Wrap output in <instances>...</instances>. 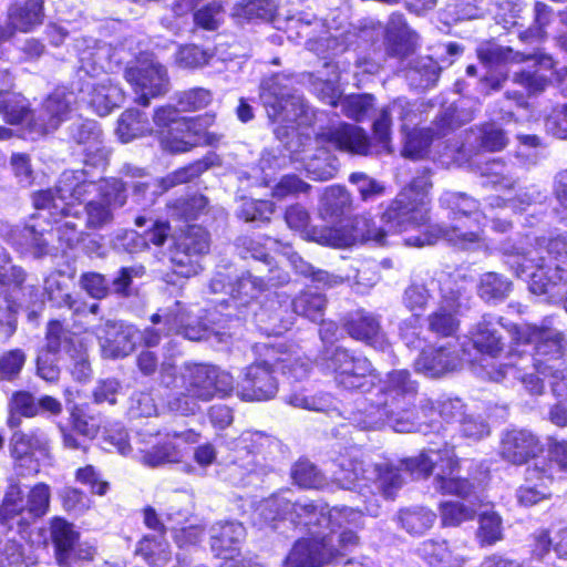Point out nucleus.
<instances>
[{"instance_id":"a18cd8bd","label":"nucleus","mask_w":567,"mask_h":567,"mask_svg":"<svg viewBox=\"0 0 567 567\" xmlns=\"http://www.w3.org/2000/svg\"><path fill=\"white\" fill-rule=\"evenodd\" d=\"M13 241L37 258L48 252V239L44 238V229L38 230V225H27L22 229L16 230Z\"/></svg>"},{"instance_id":"774afa93","label":"nucleus","mask_w":567,"mask_h":567,"mask_svg":"<svg viewBox=\"0 0 567 567\" xmlns=\"http://www.w3.org/2000/svg\"><path fill=\"white\" fill-rule=\"evenodd\" d=\"M441 518L444 526H457L474 517V509L458 502L441 504Z\"/></svg>"},{"instance_id":"7c9ffc66","label":"nucleus","mask_w":567,"mask_h":567,"mask_svg":"<svg viewBox=\"0 0 567 567\" xmlns=\"http://www.w3.org/2000/svg\"><path fill=\"white\" fill-rule=\"evenodd\" d=\"M567 473V440L549 439L547 457L530 467L532 477L544 475L547 481L561 478Z\"/></svg>"},{"instance_id":"4c0bfd02","label":"nucleus","mask_w":567,"mask_h":567,"mask_svg":"<svg viewBox=\"0 0 567 567\" xmlns=\"http://www.w3.org/2000/svg\"><path fill=\"white\" fill-rule=\"evenodd\" d=\"M163 318L167 334H183L192 341H199L206 338L207 331L203 326H190L188 323L189 315L184 311L181 302H176L174 308L165 312Z\"/></svg>"},{"instance_id":"39448f33","label":"nucleus","mask_w":567,"mask_h":567,"mask_svg":"<svg viewBox=\"0 0 567 567\" xmlns=\"http://www.w3.org/2000/svg\"><path fill=\"white\" fill-rule=\"evenodd\" d=\"M476 51L480 61L489 68L533 61L530 69H523L513 74V82L524 87L528 94L539 93L548 84L546 73L554 68V61L549 55L525 54L492 41L482 43Z\"/></svg>"},{"instance_id":"79ce46f5","label":"nucleus","mask_w":567,"mask_h":567,"mask_svg":"<svg viewBox=\"0 0 567 567\" xmlns=\"http://www.w3.org/2000/svg\"><path fill=\"white\" fill-rule=\"evenodd\" d=\"M554 481L545 480L544 475L532 477L530 467L526 471V483L517 491V499L524 506H534L551 496L549 489Z\"/></svg>"},{"instance_id":"c03bdc74","label":"nucleus","mask_w":567,"mask_h":567,"mask_svg":"<svg viewBox=\"0 0 567 567\" xmlns=\"http://www.w3.org/2000/svg\"><path fill=\"white\" fill-rule=\"evenodd\" d=\"M0 113L10 124H18L27 120L29 123L32 117L25 99L9 91L0 92Z\"/></svg>"},{"instance_id":"20e7f679","label":"nucleus","mask_w":567,"mask_h":567,"mask_svg":"<svg viewBox=\"0 0 567 567\" xmlns=\"http://www.w3.org/2000/svg\"><path fill=\"white\" fill-rule=\"evenodd\" d=\"M416 394V382L406 370H394L386 375L380 388V398L365 409V429H378L390 424L395 432H412L416 427L409 419L400 416Z\"/></svg>"},{"instance_id":"e433bc0d","label":"nucleus","mask_w":567,"mask_h":567,"mask_svg":"<svg viewBox=\"0 0 567 567\" xmlns=\"http://www.w3.org/2000/svg\"><path fill=\"white\" fill-rule=\"evenodd\" d=\"M268 350L274 355V363L289 378L302 380L308 375L311 367L308 358L297 351H290L284 346L271 347Z\"/></svg>"},{"instance_id":"4468645a","label":"nucleus","mask_w":567,"mask_h":567,"mask_svg":"<svg viewBox=\"0 0 567 567\" xmlns=\"http://www.w3.org/2000/svg\"><path fill=\"white\" fill-rule=\"evenodd\" d=\"M215 116L204 114L194 117H181L161 136V146L169 153H185L200 143L212 144L213 136L206 130L214 123Z\"/></svg>"},{"instance_id":"1a4fd4ad","label":"nucleus","mask_w":567,"mask_h":567,"mask_svg":"<svg viewBox=\"0 0 567 567\" xmlns=\"http://www.w3.org/2000/svg\"><path fill=\"white\" fill-rule=\"evenodd\" d=\"M260 99L268 117L289 127L292 124L302 125L309 120V109L303 99L291 86V80L277 74L262 82Z\"/></svg>"},{"instance_id":"7ed1b4c3","label":"nucleus","mask_w":567,"mask_h":567,"mask_svg":"<svg viewBox=\"0 0 567 567\" xmlns=\"http://www.w3.org/2000/svg\"><path fill=\"white\" fill-rule=\"evenodd\" d=\"M179 379L183 391L169 399L167 406L181 415H194L200 402L229 396L235 389L233 375L213 364L185 362Z\"/></svg>"},{"instance_id":"864d4df0","label":"nucleus","mask_w":567,"mask_h":567,"mask_svg":"<svg viewBox=\"0 0 567 567\" xmlns=\"http://www.w3.org/2000/svg\"><path fill=\"white\" fill-rule=\"evenodd\" d=\"M51 492L49 485L39 483L28 493L24 503V512L31 518H39L47 514L50 506Z\"/></svg>"},{"instance_id":"6e6552de","label":"nucleus","mask_w":567,"mask_h":567,"mask_svg":"<svg viewBox=\"0 0 567 567\" xmlns=\"http://www.w3.org/2000/svg\"><path fill=\"white\" fill-rule=\"evenodd\" d=\"M333 481L342 488H370L373 484L381 495L392 498L402 486L398 470L388 463L371 464L358 460H343L332 472Z\"/></svg>"},{"instance_id":"412c9836","label":"nucleus","mask_w":567,"mask_h":567,"mask_svg":"<svg viewBox=\"0 0 567 567\" xmlns=\"http://www.w3.org/2000/svg\"><path fill=\"white\" fill-rule=\"evenodd\" d=\"M209 249L208 234L200 226L193 225L182 233L176 239L172 250V260L178 266H190L186 271L179 270L183 276L196 274V268L192 265V258L206 254Z\"/></svg>"},{"instance_id":"09e8293b","label":"nucleus","mask_w":567,"mask_h":567,"mask_svg":"<svg viewBox=\"0 0 567 567\" xmlns=\"http://www.w3.org/2000/svg\"><path fill=\"white\" fill-rule=\"evenodd\" d=\"M137 551L152 567H165L171 560L169 546L165 540L144 537L140 542Z\"/></svg>"},{"instance_id":"69168bd1","label":"nucleus","mask_w":567,"mask_h":567,"mask_svg":"<svg viewBox=\"0 0 567 567\" xmlns=\"http://www.w3.org/2000/svg\"><path fill=\"white\" fill-rule=\"evenodd\" d=\"M292 478L299 486L307 488H319L324 484L321 473L308 461L296 463L292 468Z\"/></svg>"},{"instance_id":"58836bf2","label":"nucleus","mask_w":567,"mask_h":567,"mask_svg":"<svg viewBox=\"0 0 567 567\" xmlns=\"http://www.w3.org/2000/svg\"><path fill=\"white\" fill-rule=\"evenodd\" d=\"M370 373L371 363L368 359L349 354L336 380L346 389H360Z\"/></svg>"},{"instance_id":"f257e3e1","label":"nucleus","mask_w":567,"mask_h":567,"mask_svg":"<svg viewBox=\"0 0 567 567\" xmlns=\"http://www.w3.org/2000/svg\"><path fill=\"white\" fill-rule=\"evenodd\" d=\"M101 192L99 200H91L86 205V224L90 228H101L113 219V210L126 203L125 186L116 179L104 181L97 187L93 182L83 179L82 172H63L58 185L53 189H45L33 196V203L39 212L38 218L50 217L54 224H60L56 233L63 234L69 246L78 241V224L73 220L79 213L74 203L81 202L85 194L94 190Z\"/></svg>"},{"instance_id":"f8f14e48","label":"nucleus","mask_w":567,"mask_h":567,"mask_svg":"<svg viewBox=\"0 0 567 567\" xmlns=\"http://www.w3.org/2000/svg\"><path fill=\"white\" fill-rule=\"evenodd\" d=\"M441 202L452 209L456 223L451 228L442 230V236L462 249L478 246L482 238L480 233L473 229L472 224L474 223L478 229L482 220L488 217L485 212H478L476 200L462 193L446 192Z\"/></svg>"},{"instance_id":"cd10ccee","label":"nucleus","mask_w":567,"mask_h":567,"mask_svg":"<svg viewBox=\"0 0 567 567\" xmlns=\"http://www.w3.org/2000/svg\"><path fill=\"white\" fill-rule=\"evenodd\" d=\"M320 138L336 148L358 155L368 154L370 148L364 131L351 124L341 123L328 127L320 134Z\"/></svg>"},{"instance_id":"4be33fe9","label":"nucleus","mask_w":567,"mask_h":567,"mask_svg":"<svg viewBox=\"0 0 567 567\" xmlns=\"http://www.w3.org/2000/svg\"><path fill=\"white\" fill-rule=\"evenodd\" d=\"M12 457L20 466H25L32 472H38V462L33 458L35 452L47 455L49 439L44 431L34 429L29 432H16L10 442Z\"/></svg>"},{"instance_id":"4d7b16f0","label":"nucleus","mask_w":567,"mask_h":567,"mask_svg":"<svg viewBox=\"0 0 567 567\" xmlns=\"http://www.w3.org/2000/svg\"><path fill=\"white\" fill-rule=\"evenodd\" d=\"M18 483L11 481L4 492V497L0 506V520L3 523L24 513V502Z\"/></svg>"},{"instance_id":"ea45409f","label":"nucleus","mask_w":567,"mask_h":567,"mask_svg":"<svg viewBox=\"0 0 567 567\" xmlns=\"http://www.w3.org/2000/svg\"><path fill=\"white\" fill-rule=\"evenodd\" d=\"M533 537V555L536 557L543 558L553 549L558 558L567 559V527L558 529L554 536L547 529H539Z\"/></svg>"},{"instance_id":"473e14b6","label":"nucleus","mask_w":567,"mask_h":567,"mask_svg":"<svg viewBox=\"0 0 567 567\" xmlns=\"http://www.w3.org/2000/svg\"><path fill=\"white\" fill-rule=\"evenodd\" d=\"M278 280L279 282H284L287 280V277H276L270 275L266 278L252 276L250 272L243 275L238 278L230 287V297L234 301L235 306H246L252 299L257 298L259 292H261L267 284L274 282Z\"/></svg>"},{"instance_id":"603ef678","label":"nucleus","mask_w":567,"mask_h":567,"mask_svg":"<svg viewBox=\"0 0 567 567\" xmlns=\"http://www.w3.org/2000/svg\"><path fill=\"white\" fill-rule=\"evenodd\" d=\"M182 458L181 449L169 441L145 452L142 455V463L151 467H157L167 463H178Z\"/></svg>"},{"instance_id":"052dcab7","label":"nucleus","mask_w":567,"mask_h":567,"mask_svg":"<svg viewBox=\"0 0 567 567\" xmlns=\"http://www.w3.org/2000/svg\"><path fill=\"white\" fill-rule=\"evenodd\" d=\"M113 249L120 252L135 254L146 249V239L136 230H117L111 239Z\"/></svg>"},{"instance_id":"2eb2a0df","label":"nucleus","mask_w":567,"mask_h":567,"mask_svg":"<svg viewBox=\"0 0 567 567\" xmlns=\"http://www.w3.org/2000/svg\"><path fill=\"white\" fill-rule=\"evenodd\" d=\"M441 301L429 317L430 330L437 336L452 337L460 327L458 311L466 298L465 288L450 276L440 281Z\"/></svg>"},{"instance_id":"ddd939ff","label":"nucleus","mask_w":567,"mask_h":567,"mask_svg":"<svg viewBox=\"0 0 567 567\" xmlns=\"http://www.w3.org/2000/svg\"><path fill=\"white\" fill-rule=\"evenodd\" d=\"M124 76L136 94V102L143 106H148L151 99L166 94L169 89L166 69L150 56L140 58L126 68Z\"/></svg>"},{"instance_id":"13d9d810","label":"nucleus","mask_w":567,"mask_h":567,"mask_svg":"<svg viewBox=\"0 0 567 567\" xmlns=\"http://www.w3.org/2000/svg\"><path fill=\"white\" fill-rule=\"evenodd\" d=\"M432 135L429 130L416 128L406 135L402 155L411 159L422 158L429 150Z\"/></svg>"},{"instance_id":"e2e57ef3","label":"nucleus","mask_w":567,"mask_h":567,"mask_svg":"<svg viewBox=\"0 0 567 567\" xmlns=\"http://www.w3.org/2000/svg\"><path fill=\"white\" fill-rule=\"evenodd\" d=\"M343 114L355 121L364 118L373 106V97L368 94L350 95L342 97L339 102Z\"/></svg>"},{"instance_id":"680f3d73","label":"nucleus","mask_w":567,"mask_h":567,"mask_svg":"<svg viewBox=\"0 0 567 567\" xmlns=\"http://www.w3.org/2000/svg\"><path fill=\"white\" fill-rule=\"evenodd\" d=\"M223 11V2L220 0H213L194 12V23L204 30L214 31L220 24Z\"/></svg>"},{"instance_id":"c9c22d12","label":"nucleus","mask_w":567,"mask_h":567,"mask_svg":"<svg viewBox=\"0 0 567 567\" xmlns=\"http://www.w3.org/2000/svg\"><path fill=\"white\" fill-rule=\"evenodd\" d=\"M491 317H483L472 332L474 347L482 353L496 357L504 348L503 339Z\"/></svg>"},{"instance_id":"bb28decb","label":"nucleus","mask_w":567,"mask_h":567,"mask_svg":"<svg viewBox=\"0 0 567 567\" xmlns=\"http://www.w3.org/2000/svg\"><path fill=\"white\" fill-rule=\"evenodd\" d=\"M43 18V1L28 0L23 4H14L8 11V25H0V42L9 40L16 31L28 32L41 24Z\"/></svg>"},{"instance_id":"423d86ee","label":"nucleus","mask_w":567,"mask_h":567,"mask_svg":"<svg viewBox=\"0 0 567 567\" xmlns=\"http://www.w3.org/2000/svg\"><path fill=\"white\" fill-rule=\"evenodd\" d=\"M511 267L518 277L532 280L533 292H547V285L561 279L559 272L567 268V234L548 240L535 250V256L520 257Z\"/></svg>"},{"instance_id":"49530a36","label":"nucleus","mask_w":567,"mask_h":567,"mask_svg":"<svg viewBox=\"0 0 567 567\" xmlns=\"http://www.w3.org/2000/svg\"><path fill=\"white\" fill-rule=\"evenodd\" d=\"M436 515L425 508L403 509L399 514L401 526L410 534H423L430 529Z\"/></svg>"},{"instance_id":"de8ad7c7","label":"nucleus","mask_w":567,"mask_h":567,"mask_svg":"<svg viewBox=\"0 0 567 567\" xmlns=\"http://www.w3.org/2000/svg\"><path fill=\"white\" fill-rule=\"evenodd\" d=\"M512 290V282L497 272H486L481 277L478 295L486 301L503 300Z\"/></svg>"},{"instance_id":"2f4dec72","label":"nucleus","mask_w":567,"mask_h":567,"mask_svg":"<svg viewBox=\"0 0 567 567\" xmlns=\"http://www.w3.org/2000/svg\"><path fill=\"white\" fill-rule=\"evenodd\" d=\"M86 91L89 105L100 116L110 114L125 99L123 90L109 78L86 84Z\"/></svg>"},{"instance_id":"37998d69","label":"nucleus","mask_w":567,"mask_h":567,"mask_svg":"<svg viewBox=\"0 0 567 567\" xmlns=\"http://www.w3.org/2000/svg\"><path fill=\"white\" fill-rule=\"evenodd\" d=\"M551 9L542 2H536L534 7V23L519 33V40L527 44L540 43L547 35L546 28L553 20Z\"/></svg>"},{"instance_id":"c756f323","label":"nucleus","mask_w":567,"mask_h":567,"mask_svg":"<svg viewBox=\"0 0 567 567\" xmlns=\"http://www.w3.org/2000/svg\"><path fill=\"white\" fill-rule=\"evenodd\" d=\"M348 333L367 344L384 350L388 347V339L381 328L380 320L373 313L358 311L347 322Z\"/></svg>"},{"instance_id":"5701e85b","label":"nucleus","mask_w":567,"mask_h":567,"mask_svg":"<svg viewBox=\"0 0 567 567\" xmlns=\"http://www.w3.org/2000/svg\"><path fill=\"white\" fill-rule=\"evenodd\" d=\"M369 223L363 217L336 227L312 228L309 236L312 240L331 247L346 248L358 244V239L370 235L363 233Z\"/></svg>"},{"instance_id":"338daca9","label":"nucleus","mask_w":567,"mask_h":567,"mask_svg":"<svg viewBox=\"0 0 567 567\" xmlns=\"http://www.w3.org/2000/svg\"><path fill=\"white\" fill-rule=\"evenodd\" d=\"M350 204V194L341 186L327 188L322 196V205L326 212L331 216L342 214Z\"/></svg>"},{"instance_id":"a878e982","label":"nucleus","mask_w":567,"mask_h":567,"mask_svg":"<svg viewBox=\"0 0 567 567\" xmlns=\"http://www.w3.org/2000/svg\"><path fill=\"white\" fill-rule=\"evenodd\" d=\"M266 245L269 249L281 254L290 262L292 268L305 277H310L318 288H333L343 282L341 276L329 274L324 270H315L313 266L302 259L288 244L268 238Z\"/></svg>"},{"instance_id":"3c124183","label":"nucleus","mask_w":567,"mask_h":567,"mask_svg":"<svg viewBox=\"0 0 567 567\" xmlns=\"http://www.w3.org/2000/svg\"><path fill=\"white\" fill-rule=\"evenodd\" d=\"M292 307L296 313L318 321L323 316L326 298L320 293L305 292L292 301Z\"/></svg>"},{"instance_id":"b1692460","label":"nucleus","mask_w":567,"mask_h":567,"mask_svg":"<svg viewBox=\"0 0 567 567\" xmlns=\"http://www.w3.org/2000/svg\"><path fill=\"white\" fill-rule=\"evenodd\" d=\"M384 43L389 55L403 59L416 50L420 38L402 14L393 13L385 28Z\"/></svg>"},{"instance_id":"f704fd0d","label":"nucleus","mask_w":567,"mask_h":567,"mask_svg":"<svg viewBox=\"0 0 567 567\" xmlns=\"http://www.w3.org/2000/svg\"><path fill=\"white\" fill-rule=\"evenodd\" d=\"M51 536L55 546V556L61 567H73L69 561L72 548L78 539V533L73 526L62 518H54L51 522Z\"/></svg>"},{"instance_id":"393cba45","label":"nucleus","mask_w":567,"mask_h":567,"mask_svg":"<svg viewBox=\"0 0 567 567\" xmlns=\"http://www.w3.org/2000/svg\"><path fill=\"white\" fill-rule=\"evenodd\" d=\"M542 452L539 439L528 430L508 431L501 446L504 460L515 465H522Z\"/></svg>"},{"instance_id":"f3484780","label":"nucleus","mask_w":567,"mask_h":567,"mask_svg":"<svg viewBox=\"0 0 567 567\" xmlns=\"http://www.w3.org/2000/svg\"><path fill=\"white\" fill-rule=\"evenodd\" d=\"M75 95L65 90L54 91L37 111L29 122L31 131L39 135L54 132L61 123L68 121L73 112Z\"/></svg>"},{"instance_id":"aec40b11","label":"nucleus","mask_w":567,"mask_h":567,"mask_svg":"<svg viewBox=\"0 0 567 567\" xmlns=\"http://www.w3.org/2000/svg\"><path fill=\"white\" fill-rule=\"evenodd\" d=\"M328 535H313L312 539L298 540L289 553L286 567H322L333 557Z\"/></svg>"},{"instance_id":"9b49d317","label":"nucleus","mask_w":567,"mask_h":567,"mask_svg":"<svg viewBox=\"0 0 567 567\" xmlns=\"http://www.w3.org/2000/svg\"><path fill=\"white\" fill-rule=\"evenodd\" d=\"M432 188L429 171L413 178L384 212V218L396 229L416 228L427 219L429 192Z\"/></svg>"},{"instance_id":"f03ea898","label":"nucleus","mask_w":567,"mask_h":567,"mask_svg":"<svg viewBox=\"0 0 567 567\" xmlns=\"http://www.w3.org/2000/svg\"><path fill=\"white\" fill-rule=\"evenodd\" d=\"M256 512L265 523L284 517L308 527L312 535H327L324 529H329L331 534L338 533V543L343 549L359 543L354 528H360L363 524V513L360 509L348 506L330 508L323 504L291 502L278 495L264 499Z\"/></svg>"},{"instance_id":"a211bd4d","label":"nucleus","mask_w":567,"mask_h":567,"mask_svg":"<svg viewBox=\"0 0 567 567\" xmlns=\"http://www.w3.org/2000/svg\"><path fill=\"white\" fill-rule=\"evenodd\" d=\"M246 530L240 523H217L210 528V547L217 557L225 561L219 567H247L240 565L235 558L239 551V545L245 539ZM248 567H260L249 565Z\"/></svg>"},{"instance_id":"5fc2aeb1","label":"nucleus","mask_w":567,"mask_h":567,"mask_svg":"<svg viewBox=\"0 0 567 567\" xmlns=\"http://www.w3.org/2000/svg\"><path fill=\"white\" fill-rule=\"evenodd\" d=\"M213 52L196 44L181 45L175 54V62L184 69L202 68L210 61Z\"/></svg>"},{"instance_id":"6e6d98bb","label":"nucleus","mask_w":567,"mask_h":567,"mask_svg":"<svg viewBox=\"0 0 567 567\" xmlns=\"http://www.w3.org/2000/svg\"><path fill=\"white\" fill-rule=\"evenodd\" d=\"M480 146L487 152H499L508 144L507 133L496 123H486L478 128Z\"/></svg>"},{"instance_id":"0e129e2a","label":"nucleus","mask_w":567,"mask_h":567,"mask_svg":"<svg viewBox=\"0 0 567 567\" xmlns=\"http://www.w3.org/2000/svg\"><path fill=\"white\" fill-rule=\"evenodd\" d=\"M477 537L482 544L492 545L502 538V519L494 512L480 515Z\"/></svg>"},{"instance_id":"6ab92c4d","label":"nucleus","mask_w":567,"mask_h":567,"mask_svg":"<svg viewBox=\"0 0 567 567\" xmlns=\"http://www.w3.org/2000/svg\"><path fill=\"white\" fill-rule=\"evenodd\" d=\"M97 338L105 358H124L134 351L138 330L123 322L106 321L97 329Z\"/></svg>"},{"instance_id":"0eeeda50","label":"nucleus","mask_w":567,"mask_h":567,"mask_svg":"<svg viewBox=\"0 0 567 567\" xmlns=\"http://www.w3.org/2000/svg\"><path fill=\"white\" fill-rule=\"evenodd\" d=\"M404 466L415 477H426L436 468L434 488L444 494L466 497L473 491V484L457 475L458 461L452 447L422 452L415 457L405 460Z\"/></svg>"},{"instance_id":"72a5a7b5","label":"nucleus","mask_w":567,"mask_h":567,"mask_svg":"<svg viewBox=\"0 0 567 567\" xmlns=\"http://www.w3.org/2000/svg\"><path fill=\"white\" fill-rule=\"evenodd\" d=\"M416 551L430 566L463 567L465 563V558L451 550L444 540L426 539L419 545Z\"/></svg>"},{"instance_id":"9d476101","label":"nucleus","mask_w":567,"mask_h":567,"mask_svg":"<svg viewBox=\"0 0 567 567\" xmlns=\"http://www.w3.org/2000/svg\"><path fill=\"white\" fill-rule=\"evenodd\" d=\"M513 340L520 343L535 344L536 358L535 368L537 372L544 377H553L555 379H565L561 370V355L565 351V341L561 333L551 328H539L530 324L517 326L509 328Z\"/></svg>"},{"instance_id":"a19ab883","label":"nucleus","mask_w":567,"mask_h":567,"mask_svg":"<svg viewBox=\"0 0 567 567\" xmlns=\"http://www.w3.org/2000/svg\"><path fill=\"white\" fill-rule=\"evenodd\" d=\"M148 132L151 128L145 114L134 109H128L121 114L115 130L123 143H128Z\"/></svg>"},{"instance_id":"c85d7f7f","label":"nucleus","mask_w":567,"mask_h":567,"mask_svg":"<svg viewBox=\"0 0 567 567\" xmlns=\"http://www.w3.org/2000/svg\"><path fill=\"white\" fill-rule=\"evenodd\" d=\"M461 363L462 360L456 349L441 346L423 350L415 362V368L434 378L456 370Z\"/></svg>"},{"instance_id":"bf43d9fd","label":"nucleus","mask_w":567,"mask_h":567,"mask_svg":"<svg viewBox=\"0 0 567 567\" xmlns=\"http://www.w3.org/2000/svg\"><path fill=\"white\" fill-rule=\"evenodd\" d=\"M441 73L439 64L430 56H423L415 61L414 65L409 71V78L411 81L416 80V75H420L417 85L421 87H429L433 85Z\"/></svg>"},{"instance_id":"dca6fc26","label":"nucleus","mask_w":567,"mask_h":567,"mask_svg":"<svg viewBox=\"0 0 567 567\" xmlns=\"http://www.w3.org/2000/svg\"><path fill=\"white\" fill-rule=\"evenodd\" d=\"M274 355L266 353L264 361L255 362L244 370V375L237 385V395L243 401H267L278 392V381L274 377Z\"/></svg>"},{"instance_id":"8fccbe9b","label":"nucleus","mask_w":567,"mask_h":567,"mask_svg":"<svg viewBox=\"0 0 567 567\" xmlns=\"http://www.w3.org/2000/svg\"><path fill=\"white\" fill-rule=\"evenodd\" d=\"M277 10L275 0H248L238 3L234 9V14L247 20H269Z\"/></svg>"}]
</instances>
